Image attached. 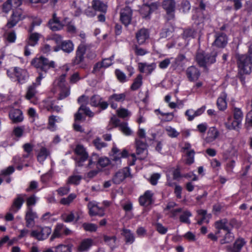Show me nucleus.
<instances>
[{
    "mask_svg": "<svg viewBox=\"0 0 252 252\" xmlns=\"http://www.w3.org/2000/svg\"><path fill=\"white\" fill-rule=\"evenodd\" d=\"M216 52L210 54H205L203 52H198L196 56V61L201 67H206L216 62Z\"/></svg>",
    "mask_w": 252,
    "mask_h": 252,
    "instance_id": "nucleus-1",
    "label": "nucleus"
},
{
    "mask_svg": "<svg viewBox=\"0 0 252 252\" xmlns=\"http://www.w3.org/2000/svg\"><path fill=\"white\" fill-rule=\"evenodd\" d=\"M237 63L241 73L249 74L251 70L252 56L249 54L239 55L238 57Z\"/></svg>",
    "mask_w": 252,
    "mask_h": 252,
    "instance_id": "nucleus-2",
    "label": "nucleus"
},
{
    "mask_svg": "<svg viewBox=\"0 0 252 252\" xmlns=\"http://www.w3.org/2000/svg\"><path fill=\"white\" fill-rule=\"evenodd\" d=\"M32 64L37 68L46 72L50 68L54 67V62L49 61L48 59L40 57L32 61Z\"/></svg>",
    "mask_w": 252,
    "mask_h": 252,
    "instance_id": "nucleus-3",
    "label": "nucleus"
},
{
    "mask_svg": "<svg viewBox=\"0 0 252 252\" xmlns=\"http://www.w3.org/2000/svg\"><path fill=\"white\" fill-rule=\"evenodd\" d=\"M74 153L76 157L74 159L76 161V165L78 166H82L83 163L88 158V154L83 145H77L75 149Z\"/></svg>",
    "mask_w": 252,
    "mask_h": 252,
    "instance_id": "nucleus-4",
    "label": "nucleus"
},
{
    "mask_svg": "<svg viewBox=\"0 0 252 252\" xmlns=\"http://www.w3.org/2000/svg\"><path fill=\"white\" fill-rule=\"evenodd\" d=\"M90 50V45L82 42L78 47L76 51V56L73 61L74 65L79 64L84 61V55L86 51Z\"/></svg>",
    "mask_w": 252,
    "mask_h": 252,
    "instance_id": "nucleus-5",
    "label": "nucleus"
},
{
    "mask_svg": "<svg viewBox=\"0 0 252 252\" xmlns=\"http://www.w3.org/2000/svg\"><path fill=\"white\" fill-rule=\"evenodd\" d=\"M87 208L89 210V215L91 217L97 216L102 217L105 215L104 209L99 207L98 206V203L95 201H89L87 205Z\"/></svg>",
    "mask_w": 252,
    "mask_h": 252,
    "instance_id": "nucleus-6",
    "label": "nucleus"
},
{
    "mask_svg": "<svg viewBox=\"0 0 252 252\" xmlns=\"http://www.w3.org/2000/svg\"><path fill=\"white\" fill-rule=\"evenodd\" d=\"M51 231V229L49 227H42L39 231L32 230L31 233V236L38 241H43L48 237Z\"/></svg>",
    "mask_w": 252,
    "mask_h": 252,
    "instance_id": "nucleus-7",
    "label": "nucleus"
},
{
    "mask_svg": "<svg viewBox=\"0 0 252 252\" xmlns=\"http://www.w3.org/2000/svg\"><path fill=\"white\" fill-rule=\"evenodd\" d=\"M176 2L174 0H164L162 6L165 10L168 16V19L170 20L174 17Z\"/></svg>",
    "mask_w": 252,
    "mask_h": 252,
    "instance_id": "nucleus-8",
    "label": "nucleus"
},
{
    "mask_svg": "<svg viewBox=\"0 0 252 252\" xmlns=\"http://www.w3.org/2000/svg\"><path fill=\"white\" fill-rule=\"evenodd\" d=\"M132 11L128 6L122 9L120 12V20L126 26H127L131 22Z\"/></svg>",
    "mask_w": 252,
    "mask_h": 252,
    "instance_id": "nucleus-9",
    "label": "nucleus"
},
{
    "mask_svg": "<svg viewBox=\"0 0 252 252\" xmlns=\"http://www.w3.org/2000/svg\"><path fill=\"white\" fill-rule=\"evenodd\" d=\"M135 145L136 149V154L139 156V158L140 159H144L147 154V145L145 142L142 141L140 139H135Z\"/></svg>",
    "mask_w": 252,
    "mask_h": 252,
    "instance_id": "nucleus-10",
    "label": "nucleus"
},
{
    "mask_svg": "<svg viewBox=\"0 0 252 252\" xmlns=\"http://www.w3.org/2000/svg\"><path fill=\"white\" fill-rule=\"evenodd\" d=\"M25 18L22 15V11L19 9L13 11L10 19L8 21L6 26L8 28H11L15 26L21 20Z\"/></svg>",
    "mask_w": 252,
    "mask_h": 252,
    "instance_id": "nucleus-11",
    "label": "nucleus"
},
{
    "mask_svg": "<svg viewBox=\"0 0 252 252\" xmlns=\"http://www.w3.org/2000/svg\"><path fill=\"white\" fill-rule=\"evenodd\" d=\"M37 218L36 213L33 211L31 207L27 208L25 215L26 226L31 227L34 225V219Z\"/></svg>",
    "mask_w": 252,
    "mask_h": 252,
    "instance_id": "nucleus-12",
    "label": "nucleus"
},
{
    "mask_svg": "<svg viewBox=\"0 0 252 252\" xmlns=\"http://www.w3.org/2000/svg\"><path fill=\"white\" fill-rule=\"evenodd\" d=\"M48 26L52 31H57L62 30L63 28V25L57 16L56 13H54L52 18L48 22Z\"/></svg>",
    "mask_w": 252,
    "mask_h": 252,
    "instance_id": "nucleus-13",
    "label": "nucleus"
},
{
    "mask_svg": "<svg viewBox=\"0 0 252 252\" xmlns=\"http://www.w3.org/2000/svg\"><path fill=\"white\" fill-rule=\"evenodd\" d=\"M154 193L151 190H147L144 194L139 197V201L141 205L148 206L153 202Z\"/></svg>",
    "mask_w": 252,
    "mask_h": 252,
    "instance_id": "nucleus-14",
    "label": "nucleus"
},
{
    "mask_svg": "<svg viewBox=\"0 0 252 252\" xmlns=\"http://www.w3.org/2000/svg\"><path fill=\"white\" fill-rule=\"evenodd\" d=\"M25 196V194H18L17 197L14 199L12 205L10 209V210L12 213H15L17 212L21 208L25 201L24 198Z\"/></svg>",
    "mask_w": 252,
    "mask_h": 252,
    "instance_id": "nucleus-15",
    "label": "nucleus"
},
{
    "mask_svg": "<svg viewBox=\"0 0 252 252\" xmlns=\"http://www.w3.org/2000/svg\"><path fill=\"white\" fill-rule=\"evenodd\" d=\"M245 244V241L242 238L238 239L233 244V247L227 246L226 251L228 252H240L242 247Z\"/></svg>",
    "mask_w": 252,
    "mask_h": 252,
    "instance_id": "nucleus-16",
    "label": "nucleus"
},
{
    "mask_svg": "<svg viewBox=\"0 0 252 252\" xmlns=\"http://www.w3.org/2000/svg\"><path fill=\"white\" fill-rule=\"evenodd\" d=\"M186 73L188 78L191 81L197 80L200 76L199 71L196 67L193 66L188 67L186 71Z\"/></svg>",
    "mask_w": 252,
    "mask_h": 252,
    "instance_id": "nucleus-17",
    "label": "nucleus"
},
{
    "mask_svg": "<svg viewBox=\"0 0 252 252\" xmlns=\"http://www.w3.org/2000/svg\"><path fill=\"white\" fill-rule=\"evenodd\" d=\"M9 116L13 123H19L23 120L22 112L18 109L11 110Z\"/></svg>",
    "mask_w": 252,
    "mask_h": 252,
    "instance_id": "nucleus-18",
    "label": "nucleus"
},
{
    "mask_svg": "<svg viewBox=\"0 0 252 252\" xmlns=\"http://www.w3.org/2000/svg\"><path fill=\"white\" fill-rule=\"evenodd\" d=\"M149 32L145 29H141L136 33V38L139 44H143L146 39L149 38Z\"/></svg>",
    "mask_w": 252,
    "mask_h": 252,
    "instance_id": "nucleus-19",
    "label": "nucleus"
},
{
    "mask_svg": "<svg viewBox=\"0 0 252 252\" xmlns=\"http://www.w3.org/2000/svg\"><path fill=\"white\" fill-rule=\"evenodd\" d=\"M156 67L155 63L148 64L147 63H138V67L140 71L142 73H147L150 74Z\"/></svg>",
    "mask_w": 252,
    "mask_h": 252,
    "instance_id": "nucleus-20",
    "label": "nucleus"
},
{
    "mask_svg": "<svg viewBox=\"0 0 252 252\" xmlns=\"http://www.w3.org/2000/svg\"><path fill=\"white\" fill-rule=\"evenodd\" d=\"M226 36L224 33H220L216 35V39L213 44L216 46L223 48L227 44Z\"/></svg>",
    "mask_w": 252,
    "mask_h": 252,
    "instance_id": "nucleus-21",
    "label": "nucleus"
},
{
    "mask_svg": "<svg viewBox=\"0 0 252 252\" xmlns=\"http://www.w3.org/2000/svg\"><path fill=\"white\" fill-rule=\"evenodd\" d=\"M113 154L112 155L113 160L115 161H119L121 158L126 157L127 155V152L124 150L122 152L116 147H114L112 149Z\"/></svg>",
    "mask_w": 252,
    "mask_h": 252,
    "instance_id": "nucleus-22",
    "label": "nucleus"
},
{
    "mask_svg": "<svg viewBox=\"0 0 252 252\" xmlns=\"http://www.w3.org/2000/svg\"><path fill=\"white\" fill-rule=\"evenodd\" d=\"M14 71L18 81L20 83H23L28 77L27 71L19 67H15Z\"/></svg>",
    "mask_w": 252,
    "mask_h": 252,
    "instance_id": "nucleus-23",
    "label": "nucleus"
},
{
    "mask_svg": "<svg viewBox=\"0 0 252 252\" xmlns=\"http://www.w3.org/2000/svg\"><path fill=\"white\" fill-rule=\"evenodd\" d=\"M158 6L159 5L157 2L152 3L150 4H146L141 9V12L144 13V12L145 11L146 12V13H145V17H147L151 13L157 9Z\"/></svg>",
    "mask_w": 252,
    "mask_h": 252,
    "instance_id": "nucleus-24",
    "label": "nucleus"
},
{
    "mask_svg": "<svg viewBox=\"0 0 252 252\" xmlns=\"http://www.w3.org/2000/svg\"><path fill=\"white\" fill-rule=\"evenodd\" d=\"M93 241L91 239L83 240L77 248V251L83 252L88 251L92 245Z\"/></svg>",
    "mask_w": 252,
    "mask_h": 252,
    "instance_id": "nucleus-25",
    "label": "nucleus"
},
{
    "mask_svg": "<svg viewBox=\"0 0 252 252\" xmlns=\"http://www.w3.org/2000/svg\"><path fill=\"white\" fill-rule=\"evenodd\" d=\"M92 7L95 10L105 12L107 5L99 0H94L92 1Z\"/></svg>",
    "mask_w": 252,
    "mask_h": 252,
    "instance_id": "nucleus-26",
    "label": "nucleus"
},
{
    "mask_svg": "<svg viewBox=\"0 0 252 252\" xmlns=\"http://www.w3.org/2000/svg\"><path fill=\"white\" fill-rule=\"evenodd\" d=\"M74 49V45L70 40H65L62 42L61 44V49L63 52L69 53L71 52Z\"/></svg>",
    "mask_w": 252,
    "mask_h": 252,
    "instance_id": "nucleus-27",
    "label": "nucleus"
},
{
    "mask_svg": "<svg viewBox=\"0 0 252 252\" xmlns=\"http://www.w3.org/2000/svg\"><path fill=\"white\" fill-rule=\"evenodd\" d=\"M219 131L214 127L209 129L206 140L207 142H211L215 140L219 136Z\"/></svg>",
    "mask_w": 252,
    "mask_h": 252,
    "instance_id": "nucleus-28",
    "label": "nucleus"
},
{
    "mask_svg": "<svg viewBox=\"0 0 252 252\" xmlns=\"http://www.w3.org/2000/svg\"><path fill=\"white\" fill-rule=\"evenodd\" d=\"M215 226L218 230L223 229L226 231L230 230V227L228 225V221L226 219H223L219 221H217L215 223ZM219 232V230L217 233Z\"/></svg>",
    "mask_w": 252,
    "mask_h": 252,
    "instance_id": "nucleus-29",
    "label": "nucleus"
},
{
    "mask_svg": "<svg viewBox=\"0 0 252 252\" xmlns=\"http://www.w3.org/2000/svg\"><path fill=\"white\" fill-rule=\"evenodd\" d=\"M173 29L172 27L163 29L160 33V38L169 39L173 36Z\"/></svg>",
    "mask_w": 252,
    "mask_h": 252,
    "instance_id": "nucleus-30",
    "label": "nucleus"
},
{
    "mask_svg": "<svg viewBox=\"0 0 252 252\" xmlns=\"http://www.w3.org/2000/svg\"><path fill=\"white\" fill-rule=\"evenodd\" d=\"M241 122L235 120L232 121L231 118H228V122L225 123L226 126L229 129H236L240 128Z\"/></svg>",
    "mask_w": 252,
    "mask_h": 252,
    "instance_id": "nucleus-31",
    "label": "nucleus"
},
{
    "mask_svg": "<svg viewBox=\"0 0 252 252\" xmlns=\"http://www.w3.org/2000/svg\"><path fill=\"white\" fill-rule=\"evenodd\" d=\"M72 244H60L55 247V252H72Z\"/></svg>",
    "mask_w": 252,
    "mask_h": 252,
    "instance_id": "nucleus-32",
    "label": "nucleus"
},
{
    "mask_svg": "<svg viewBox=\"0 0 252 252\" xmlns=\"http://www.w3.org/2000/svg\"><path fill=\"white\" fill-rule=\"evenodd\" d=\"M123 235L125 237L126 242V243L132 244L134 242V235L129 230L124 229L123 230Z\"/></svg>",
    "mask_w": 252,
    "mask_h": 252,
    "instance_id": "nucleus-33",
    "label": "nucleus"
},
{
    "mask_svg": "<svg viewBox=\"0 0 252 252\" xmlns=\"http://www.w3.org/2000/svg\"><path fill=\"white\" fill-rule=\"evenodd\" d=\"M234 240V236L230 231H227L224 237L220 240L221 245L231 243Z\"/></svg>",
    "mask_w": 252,
    "mask_h": 252,
    "instance_id": "nucleus-34",
    "label": "nucleus"
},
{
    "mask_svg": "<svg viewBox=\"0 0 252 252\" xmlns=\"http://www.w3.org/2000/svg\"><path fill=\"white\" fill-rule=\"evenodd\" d=\"M49 155V151L45 147H42L37 156V160L40 162H42Z\"/></svg>",
    "mask_w": 252,
    "mask_h": 252,
    "instance_id": "nucleus-35",
    "label": "nucleus"
},
{
    "mask_svg": "<svg viewBox=\"0 0 252 252\" xmlns=\"http://www.w3.org/2000/svg\"><path fill=\"white\" fill-rule=\"evenodd\" d=\"M142 76L139 74L134 80L133 83L130 87V89L132 91H135L139 89L142 84Z\"/></svg>",
    "mask_w": 252,
    "mask_h": 252,
    "instance_id": "nucleus-36",
    "label": "nucleus"
},
{
    "mask_svg": "<svg viewBox=\"0 0 252 252\" xmlns=\"http://www.w3.org/2000/svg\"><path fill=\"white\" fill-rule=\"evenodd\" d=\"M131 174H115L112 178V181L115 184H119Z\"/></svg>",
    "mask_w": 252,
    "mask_h": 252,
    "instance_id": "nucleus-37",
    "label": "nucleus"
},
{
    "mask_svg": "<svg viewBox=\"0 0 252 252\" xmlns=\"http://www.w3.org/2000/svg\"><path fill=\"white\" fill-rule=\"evenodd\" d=\"M76 194L71 193L67 197L62 198L60 203L64 205H69L76 198Z\"/></svg>",
    "mask_w": 252,
    "mask_h": 252,
    "instance_id": "nucleus-38",
    "label": "nucleus"
},
{
    "mask_svg": "<svg viewBox=\"0 0 252 252\" xmlns=\"http://www.w3.org/2000/svg\"><path fill=\"white\" fill-rule=\"evenodd\" d=\"M39 36L40 34L37 32L31 33L29 37L28 44L34 46L37 43Z\"/></svg>",
    "mask_w": 252,
    "mask_h": 252,
    "instance_id": "nucleus-39",
    "label": "nucleus"
},
{
    "mask_svg": "<svg viewBox=\"0 0 252 252\" xmlns=\"http://www.w3.org/2000/svg\"><path fill=\"white\" fill-rule=\"evenodd\" d=\"M217 104L219 109L220 110H223L226 108L227 103L225 100V95L224 94L218 98Z\"/></svg>",
    "mask_w": 252,
    "mask_h": 252,
    "instance_id": "nucleus-40",
    "label": "nucleus"
},
{
    "mask_svg": "<svg viewBox=\"0 0 252 252\" xmlns=\"http://www.w3.org/2000/svg\"><path fill=\"white\" fill-rule=\"evenodd\" d=\"M160 177V174H148V176L145 177L147 180L153 186H155L157 184L158 181Z\"/></svg>",
    "mask_w": 252,
    "mask_h": 252,
    "instance_id": "nucleus-41",
    "label": "nucleus"
},
{
    "mask_svg": "<svg viewBox=\"0 0 252 252\" xmlns=\"http://www.w3.org/2000/svg\"><path fill=\"white\" fill-rule=\"evenodd\" d=\"M63 224H58L52 235L50 240L53 241L54 239L56 238H59L61 236V231L63 229Z\"/></svg>",
    "mask_w": 252,
    "mask_h": 252,
    "instance_id": "nucleus-42",
    "label": "nucleus"
},
{
    "mask_svg": "<svg viewBox=\"0 0 252 252\" xmlns=\"http://www.w3.org/2000/svg\"><path fill=\"white\" fill-rule=\"evenodd\" d=\"M35 83H33L32 85L30 86L28 88V91L26 95V97L28 99H30L34 96L35 94Z\"/></svg>",
    "mask_w": 252,
    "mask_h": 252,
    "instance_id": "nucleus-43",
    "label": "nucleus"
},
{
    "mask_svg": "<svg viewBox=\"0 0 252 252\" xmlns=\"http://www.w3.org/2000/svg\"><path fill=\"white\" fill-rule=\"evenodd\" d=\"M183 177L181 174H169L167 176V184L169 186L172 187L175 185V183L172 180H178L179 178Z\"/></svg>",
    "mask_w": 252,
    "mask_h": 252,
    "instance_id": "nucleus-44",
    "label": "nucleus"
},
{
    "mask_svg": "<svg viewBox=\"0 0 252 252\" xmlns=\"http://www.w3.org/2000/svg\"><path fill=\"white\" fill-rule=\"evenodd\" d=\"M82 227L85 230L89 232H95L97 229V226L92 223H84L82 224Z\"/></svg>",
    "mask_w": 252,
    "mask_h": 252,
    "instance_id": "nucleus-45",
    "label": "nucleus"
},
{
    "mask_svg": "<svg viewBox=\"0 0 252 252\" xmlns=\"http://www.w3.org/2000/svg\"><path fill=\"white\" fill-rule=\"evenodd\" d=\"M110 99H113L114 101H118V102H123L124 101L126 97V93H122L120 94H114L109 97Z\"/></svg>",
    "mask_w": 252,
    "mask_h": 252,
    "instance_id": "nucleus-46",
    "label": "nucleus"
},
{
    "mask_svg": "<svg viewBox=\"0 0 252 252\" xmlns=\"http://www.w3.org/2000/svg\"><path fill=\"white\" fill-rule=\"evenodd\" d=\"M191 216V213L189 211H184L180 217V220L184 223L189 224L190 221L189 217Z\"/></svg>",
    "mask_w": 252,
    "mask_h": 252,
    "instance_id": "nucleus-47",
    "label": "nucleus"
},
{
    "mask_svg": "<svg viewBox=\"0 0 252 252\" xmlns=\"http://www.w3.org/2000/svg\"><path fill=\"white\" fill-rule=\"evenodd\" d=\"M82 177L77 175H73L70 176L67 181L68 184L78 185L79 184Z\"/></svg>",
    "mask_w": 252,
    "mask_h": 252,
    "instance_id": "nucleus-48",
    "label": "nucleus"
},
{
    "mask_svg": "<svg viewBox=\"0 0 252 252\" xmlns=\"http://www.w3.org/2000/svg\"><path fill=\"white\" fill-rule=\"evenodd\" d=\"M120 129L123 133L126 135H130L132 133V131L127 126V124L126 123H121L120 126Z\"/></svg>",
    "mask_w": 252,
    "mask_h": 252,
    "instance_id": "nucleus-49",
    "label": "nucleus"
},
{
    "mask_svg": "<svg viewBox=\"0 0 252 252\" xmlns=\"http://www.w3.org/2000/svg\"><path fill=\"white\" fill-rule=\"evenodd\" d=\"M110 164V160L106 157L100 158L97 161V165L102 167H105Z\"/></svg>",
    "mask_w": 252,
    "mask_h": 252,
    "instance_id": "nucleus-50",
    "label": "nucleus"
},
{
    "mask_svg": "<svg viewBox=\"0 0 252 252\" xmlns=\"http://www.w3.org/2000/svg\"><path fill=\"white\" fill-rule=\"evenodd\" d=\"M101 100L102 98L100 96L94 95L91 98L90 104L93 106L97 107Z\"/></svg>",
    "mask_w": 252,
    "mask_h": 252,
    "instance_id": "nucleus-51",
    "label": "nucleus"
},
{
    "mask_svg": "<svg viewBox=\"0 0 252 252\" xmlns=\"http://www.w3.org/2000/svg\"><path fill=\"white\" fill-rule=\"evenodd\" d=\"M194 154L195 152L193 150H190L187 152L186 163L187 164H190L194 162Z\"/></svg>",
    "mask_w": 252,
    "mask_h": 252,
    "instance_id": "nucleus-52",
    "label": "nucleus"
},
{
    "mask_svg": "<svg viewBox=\"0 0 252 252\" xmlns=\"http://www.w3.org/2000/svg\"><path fill=\"white\" fill-rule=\"evenodd\" d=\"M42 20L41 19L39 18H34L33 19L31 26L29 28V32H32L34 30V28L35 26H39L41 24Z\"/></svg>",
    "mask_w": 252,
    "mask_h": 252,
    "instance_id": "nucleus-53",
    "label": "nucleus"
},
{
    "mask_svg": "<svg viewBox=\"0 0 252 252\" xmlns=\"http://www.w3.org/2000/svg\"><path fill=\"white\" fill-rule=\"evenodd\" d=\"M70 191V187L68 185L61 187L57 190L58 194L60 196H63L67 194Z\"/></svg>",
    "mask_w": 252,
    "mask_h": 252,
    "instance_id": "nucleus-54",
    "label": "nucleus"
},
{
    "mask_svg": "<svg viewBox=\"0 0 252 252\" xmlns=\"http://www.w3.org/2000/svg\"><path fill=\"white\" fill-rule=\"evenodd\" d=\"M66 74H63L60 78L55 82V84L58 86L60 88H63L65 87V78Z\"/></svg>",
    "mask_w": 252,
    "mask_h": 252,
    "instance_id": "nucleus-55",
    "label": "nucleus"
},
{
    "mask_svg": "<svg viewBox=\"0 0 252 252\" xmlns=\"http://www.w3.org/2000/svg\"><path fill=\"white\" fill-rule=\"evenodd\" d=\"M166 131L168 135L171 137H177L179 135V132L171 126L167 127Z\"/></svg>",
    "mask_w": 252,
    "mask_h": 252,
    "instance_id": "nucleus-56",
    "label": "nucleus"
},
{
    "mask_svg": "<svg viewBox=\"0 0 252 252\" xmlns=\"http://www.w3.org/2000/svg\"><path fill=\"white\" fill-rule=\"evenodd\" d=\"M115 74L117 76V79L121 82H125L126 81V76L124 72L121 71L119 69H116L115 70Z\"/></svg>",
    "mask_w": 252,
    "mask_h": 252,
    "instance_id": "nucleus-57",
    "label": "nucleus"
},
{
    "mask_svg": "<svg viewBox=\"0 0 252 252\" xmlns=\"http://www.w3.org/2000/svg\"><path fill=\"white\" fill-rule=\"evenodd\" d=\"M196 32L194 30L192 29H186L184 31L183 33V36L185 38H189V37H194V35L195 34Z\"/></svg>",
    "mask_w": 252,
    "mask_h": 252,
    "instance_id": "nucleus-58",
    "label": "nucleus"
},
{
    "mask_svg": "<svg viewBox=\"0 0 252 252\" xmlns=\"http://www.w3.org/2000/svg\"><path fill=\"white\" fill-rule=\"evenodd\" d=\"M103 238L104 242L110 246H113L116 240V237L114 236L110 237L104 235Z\"/></svg>",
    "mask_w": 252,
    "mask_h": 252,
    "instance_id": "nucleus-59",
    "label": "nucleus"
},
{
    "mask_svg": "<svg viewBox=\"0 0 252 252\" xmlns=\"http://www.w3.org/2000/svg\"><path fill=\"white\" fill-rule=\"evenodd\" d=\"M93 143L95 147L100 150L103 147H105L106 146L107 144L101 141V139L99 138H96L93 141Z\"/></svg>",
    "mask_w": 252,
    "mask_h": 252,
    "instance_id": "nucleus-60",
    "label": "nucleus"
},
{
    "mask_svg": "<svg viewBox=\"0 0 252 252\" xmlns=\"http://www.w3.org/2000/svg\"><path fill=\"white\" fill-rule=\"evenodd\" d=\"M243 118V113L241 110L237 108L234 109V119L242 122Z\"/></svg>",
    "mask_w": 252,
    "mask_h": 252,
    "instance_id": "nucleus-61",
    "label": "nucleus"
},
{
    "mask_svg": "<svg viewBox=\"0 0 252 252\" xmlns=\"http://www.w3.org/2000/svg\"><path fill=\"white\" fill-rule=\"evenodd\" d=\"M60 88L61 89V91L60 94L59 99H63L69 95L70 94L69 90L68 88L66 87Z\"/></svg>",
    "mask_w": 252,
    "mask_h": 252,
    "instance_id": "nucleus-62",
    "label": "nucleus"
},
{
    "mask_svg": "<svg viewBox=\"0 0 252 252\" xmlns=\"http://www.w3.org/2000/svg\"><path fill=\"white\" fill-rule=\"evenodd\" d=\"M117 112L118 116L123 118H125L130 114L128 110L125 108L120 109L117 111Z\"/></svg>",
    "mask_w": 252,
    "mask_h": 252,
    "instance_id": "nucleus-63",
    "label": "nucleus"
},
{
    "mask_svg": "<svg viewBox=\"0 0 252 252\" xmlns=\"http://www.w3.org/2000/svg\"><path fill=\"white\" fill-rule=\"evenodd\" d=\"M80 110H82V112H84L86 115L90 117H93L94 115V113L90 110L89 108L83 104L80 107Z\"/></svg>",
    "mask_w": 252,
    "mask_h": 252,
    "instance_id": "nucleus-64",
    "label": "nucleus"
}]
</instances>
